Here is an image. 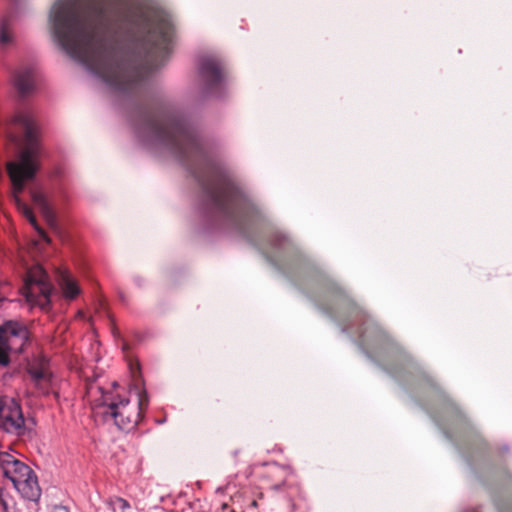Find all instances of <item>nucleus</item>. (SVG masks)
I'll use <instances>...</instances> for the list:
<instances>
[{"mask_svg":"<svg viewBox=\"0 0 512 512\" xmlns=\"http://www.w3.org/2000/svg\"><path fill=\"white\" fill-rule=\"evenodd\" d=\"M0 471L9 479L23 498L37 501L41 495L37 476L24 462L8 452H0Z\"/></svg>","mask_w":512,"mask_h":512,"instance_id":"5","label":"nucleus"},{"mask_svg":"<svg viewBox=\"0 0 512 512\" xmlns=\"http://www.w3.org/2000/svg\"><path fill=\"white\" fill-rule=\"evenodd\" d=\"M136 129L144 143L168 149L192 171L209 205L223 218L237 226L262 218L258 204L224 166L208 155L178 113L164 105L141 107L136 114Z\"/></svg>","mask_w":512,"mask_h":512,"instance_id":"2","label":"nucleus"},{"mask_svg":"<svg viewBox=\"0 0 512 512\" xmlns=\"http://www.w3.org/2000/svg\"><path fill=\"white\" fill-rule=\"evenodd\" d=\"M30 193L33 203L39 208L47 224L52 228H56V214L46 196L41 191L35 189L31 190Z\"/></svg>","mask_w":512,"mask_h":512,"instance_id":"10","label":"nucleus"},{"mask_svg":"<svg viewBox=\"0 0 512 512\" xmlns=\"http://www.w3.org/2000/svg\"><path fill=\"white\" fill-rule=\"evenodd\" d=\"M58 281L63 291V294L66 298L74 299L80 293V288L78 284L75 282V280L70 276L68 272H60Z\"/></svg>","mask_w":512,"mask_h":512,"instance_id":"14","label":"nucleus"},{"mask_svg":"<svg viewBox=\"0 0 512 512\" xmlns=\"http://www.w3.org/2000/svg\"><path fill=\"white\" fill-rule=\"evenodd\" d=\"M1 503H2V506H3L4 510H7V504H6V502H4V501L2 500V501H1Z\"/></svg>","mask_w":512,"mask_h":512,"instance_id":"19","label":"nucleus"},{"mask_svg":"<svg viewBox=\"0 0 512 512\" xmlns=\"http://www.w3.org/2000/svg\"><path fill=\"white\" fill-rule=\"evenodd\" d=\"M14 127L18 128L23 133L24 138L19 159L7 164L8 175L14 190V200L18 209L37 230L39 236L49 243L50 238L38 225L33 211L27 204L22 202L19 197V194L24 190L25 182L32 180L39 168L40 146L37 139L36 125L33 117L29 113L19 112L9 121L0 123V134H4L11 141H16L17 134L13 130Z\"/></svg>","mask_w":512,"mask_h":512,"instance_id":"3","label":"nucleus"},{"mask_svg":"<svg viewBox=\"0 0 512 512\" xmlns=\"http://www.w3.org/2000/svg\"><path fill=\"white\" fill-rule=\"evenodd\" d=\"M28 372L39 392L44 395L48 394L51 384V372L43 365L31 367Z\"/></svg>","mask_w":512,"mask_h":512,"instance_id":"11","label":"nucleus"},{"mask_svg":"<svg viewBox=\"0 0 512 512\" xmlns=\"http://www.w3.org/2000/svg\"><path fill=\"white\" fill-rule=\"evenodd\" d=\"M289 474V469L284 466L277 464L270 465L266 472V477L270 481V488L274 490L283 488L286 484V480Z\"/></svg>","mask_w":512,"mask_h":512,"instance_id":"12","label":"nucleus"},{"mask_svg":"<svg viewBox=\"0 0 512 512\" xmlns=\"http://www.w3.org/2000/svg\"><path fill=\"white\" fill-rule=\"evenodd\" d=\"M500 512H509V511H507V510H506V509H504V508H501Z\"/></svg>","mask_w":512,"mask_h":512,"instance_id":"20","label":"nucleus"},{"mask_svg":"<svg viewBox=\"0 0 512 512\" xmlns=\"http://www.w3.org/2000/svg\"><path fill=\"white\" fill-rule=\"evenodd\" d=\"M198 70L201 81L209 90L218 87L225 79L223 63L216 56H203L199 61Z\"/></svg>","mask_w":512,"mask_h":512,"instance_id":"9","label":"nucleus"},{"mask_svg":"<svg viewBox=\"0 0 512 512\" xmlns=\"http://www.w3.org/2000/svg\"><path fill=\"white\" fill-rule=\"evenodd\" d=\"M23 290L27 300L31 303L43 307L50 302L52 286L42 267L36 266L28 271Z\"/></svg>","mask_w":512,"mask_h":512,"instance_id":"7","label":"nucleus"},{"mask_svg":"<svg viewBox=\"0 0 512 512\" xmlns=\"http://www.w3.org/2000/svg\"><path fill=\"white\" fill-rule=\"evenodd\" d=\"M131 370H132V373H133V374H135L136 372H138V373H139V371H140V367H139V365H137V367H136V371H134V369H133V368H131Z\"/></svg>","mask_w":512,"mask_h":512,"instance_id":"18","label":"nucleus"},{"mask_svg":"<svg viewBox=\"0 0 512 512\" xmlns=\"http://www.w3.org/2000/svg\"><path fill=\"white\" fill-rule=\"evenodd\" d=\"M11 42V35L5 22L0 27V44L6 46Z\"/></svg>","mask_w":512,"mask_h":512,"instance_id":"16","label":"nucleus"},{"mask_svg":"<svg viewBox=\"0 0 512 512\" xmlns=\"http://www.w3.org/2000/svg\"><path fill=\"white\" fill-rule=\"evenodd\" d=\"M14 83L21 95L30 93L34 88V71L31 68L18 70L15 73Z\"/></svg>","mask_w":512,"mask_h":512,"instance_id":"13","label":"nucleus"},{"mask_svg":"<svg viewBox=\"0 0 512 512\" xmlns=\"http://www.w3.org/2000/svg\"><path fill=\"white\" fill-rule=\"evenodd\" d=\"M147 406L148 398L145 391L139 393L137 405L131 404L127 397L107 391L102 392L97 409L106 419H113L120 430L130 431L142 419Z\"/></svg>","mask_w":512,"mask_h":512,"instance_id":"4","label":"nucleus"},{"mask_svg":"<svg viewBox=\"0 0 512 512\" xmlns=\"http://www.w3.org/2000/svg\"><path fill=\"white\" fill-rule=\"evenodd\" d=\"M29 341L28 329L17 322H7L0 327V365L9 364V352L21 353Z\"/></svg>","mask_w":512,"mask_h":512,"instance_id":"6","label":"nucleus"},{"mask_svg":"<svg viewBox=\"0 0 512 512\" xmlns=\"http://www.w3.org/2000/svg\"><path fill=\"white\" fill-rule=\"evenodd\" d=\"M49 26L68 55L122 93L164 64L173 34L166 17L118 0H58Z\"/></svg>","mask_w":512,"mask_h":512,"instance_id":"1","label":"nucleus"},{"mask_svg":"<svg viewBox=\"0 0 512 512\" xmlns=\"http://www.w3.org/2000/svg\"><path fill=\"white\" fill-rule=\"evenodd\" d=\"M110 505L114 512H132V508L127 500L117 497L110 501Z\"/></svg>","mask_w":512,"mask_h":512,"instance_id":"15","label":"nucleus"},{"mask_svg":"<svg viewBox=\"0 0 512 512\" xmlns=\"http://www.w3.org/2000/svg\"><path fill=\"white\" fill-rule=\"evenodd\" d=\"M0 428L7 433L21 436L25 433V420L20 404L11 398H4L0 412Z\"/></svg>","mask_w":512,"mask_h":512,"instance_id":"8","label":"nucleus"},{"mask_svg":"<svg viewBox=\"0 0 512 512\" xmlns=\"http://www.w3.org/2000/svg\"><path fill=\"white\" fill-rule=\"evenodd\" d=\"M52 512H68V510L65 507L59 506L55 507Z\"/></svg>","mask_w":512,"mask_h":512,"instance_id":"17","label":"nucleus"}]
</instances>
